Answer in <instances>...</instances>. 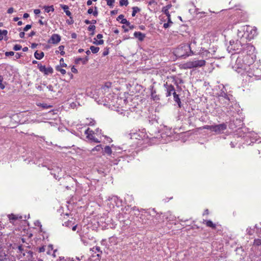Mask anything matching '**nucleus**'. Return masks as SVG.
<instances>
[{"instance_id": "nucleus-39", "label": "nucleus", "mask_w": 261, "mask_h": 261, "mask_svg": "<svg viewBox=\"0 0 261 261\" xmlns=\"http://www.w3.org/2000/svg\"><path fill=\"white\" fill-rule=\"evenodd\" d=\"M83 58H76L74 60V63L76 64H80V62H81L83 63Z\"/></svg>"}, {"instance_id": "nucleus-56", "label": "nucleus", "mask_w": 261, "mask_h": 261, "mask_svg": "<svg viewBox=\"0 0 261 261\" xmlns=\"http://www.w3.org/2000/svg\"><path fill=\"white\" fill-rule=\"evenodd\" d=\"M47 88L48 89L49 91H54L53 86L51 85H49L48 86H47Z\"/></svg>"}, {"instance_id": "nucleus-11", "label": "nucleus", "mask_w": 261, "mask_h": 261, "mask_svg": "<svg viewBox=\"0 0 261 261\" xmlns=\"http://www.w3.org/2000/svg\"><path fill=\"white\" fill-rule=\"evenodd\" d=\"M166 87V97H168L171 95V94H175L176 92L174 87L172 85H165Z\"/></svg>"}, {"instance_id": "nucleus-50", "label": "nucleus", "mask_w": 261, "mask_h": 261, "mask_svg": "<svg viewBox=\"0 0 261 261\" xmlns=\"http://www.w3.org/2000/svg\"><path fill=\"white\" fill-rule=\"evenodd\" d=\"M32 28L31 24H27L24 28H23V31L27 32L29 29H30Z\"/></svg>"}, {"instance_id": "nucleus-63", "label": "nucleus", "mask_w": 261, "mask_h": 261, "mask_svg": "<svg viewBox=\"0 0 261 261\" xmlns=\"http://www.w3.org/2000/svg\"><path fill=\"white\" fill-rule=\"evenodd\" d=\"M100 244L101 245H106V239H102L101 242H100Z\"/></svg>"}, {"instance_id": "nucleus-27", "label": "nucleus", "mask_w": 261, "mask_h": 261, "mask_svg": "<svg viewBox=\"0 0 261 261\" xmlns=\"http://www.w3.org/2000/svg\"><path fill=\"white\" fill-rule=\"evenodd\" d=\"M104 152L108 155L112 154V151L109 146H106L104 148Z\"/></svg>"}, {"instance_id": "nucleus-60", "label": "nucleus", "mask_w": 261, "mask_h": 261, "mask_svg": "<svg viewBox=\"0 0 261 261\" xmlns=\"http://www.w3.org/2000/svg\"><path fill=\"white\" fill-rule=\"evenodd\" d=\"M34 13L35 15H38L40 13V10L39 9H35Z\"/></svg>"}, {"instance_id": "nucleus-61", "label": "nucleus", "mask_w": 261, "mask_h": 261, "mask_svg": "<svg viewBox=\"0 0 261 261\" xmlns=\"http://www.w3.org/2000/svg\"><path fill=\"white\" fill-rule=\"evenodd\" d=\"M19 37L21 38H24V35H25V33L24 32H20L19 34Z\"/></svg>"}, {"instance_id": "nucleus-18", "label": "nucleus", "mask_w": 261, "mask_h": 261, "mask_svg": "<svg viewBox=\"0 0 261 261\" xmlns=\"http://www.w3.org/2000/svg\"><path fill=\"white\" fill-rule=\"evenodd\" d=\"M60 6L68 16L70 17V16H71V12L68 10L69 7L68 6L65 5H61Z\"/></svg>"}, {"instance_id": "nucleus-52", "label": "nucleus", "mask_w": 261, "mask_h": 261, "mask_svg": "<svg viewBox=\"0 0 261 261\" xmlns=\"http://www.w3.org/2000/svg\"><path fill=\"white\" fill-rule=\"evenodd\" d=\"M14 12V9L12 7L9 8L7 10V13L9 14H12Z\"/></svg>"}, {"instance_id": "nucleus-12", "label": "nucleus", "mask_w": 261, "mask_h": 261, "mask_svg": "<svg viewBox=\"0 0 261 261\" xmlns=\"http://www.w3.org/2000/svg\"><path fill=\"white\" fill-rule=\"evenodd\" d=\"M245 31H243V26L241 27L239 30H238V37L240 38V40L242 41H243L244 39H245Z\"/></svg>"}, {"instance_id": "nucleus-34", "label": "nucleus", "mask_w": 261, "mask_h": 261, "mask_svg": "<svg viewBox=\"0 0 261 261\" xmlns=\"http://www.w3.org/2000/svg\"><path fill=\"white\" fill-rule=\"evenodd\" d=\"M203 129H208V130H210L213 132L214 131V125H204V126H203Z\"/></svg>"}, {"instance_id": "nucleus-47", "label": "nucleus", "mask_w": 261, "mask_h": 261, "mask_svg": "<svg viewBox=\"0 0 261 261\" xmlns=\"http://www.w3.org/2000/svg\"><path fill=\"white\" fill-rule=\"evenodd\" d=\"M70 19H68L66 20V22L68 24H72L74 22V21L73 20V18L71 16H70Z\"/></svg>"}, {"instance_id": "nucleus-13", "label": "nucleus", "mask_w": 261, "mask_h": 261, "mask_svg": "<svg viewBox=\"0 0 261 261\" xmlns=\"http://www.w3.org/2000/svg\"><path fill=\"white\" fill-rule=\"evenodd\" d=\"M134 36L135 38L138 39L140 41H142L145 38V34L140 32H135L134 34Z\"/></svg>"}, {"instance_id": "nucleus-59", "label": "nucleus", "mask_w": 261, "mask_h": 261, "mask_svg": "<svg viewBox=\"0 0 261 261\" xmlns=\"http://www.w3.org/2000/svg\"><path fill=\"white\" fill-rule=\"evenodd\" d=\"M93 8H90L88 11H87V13L88 14H91L93 13Z\"/></svg>"}, {"instance_id": "nucleus-45", "label": "nucleus", "mask_w": 261, "mask_h": 261, "mask_svg": "<svg viewBox=\"0 0 261 261\" xmlns=\"http://www.w3.org/2000/svg\"><path fill=\"white\" fill-rule=\"evenodd\" d=\"M46 250V247L45 246H42L38 248L39 252H43Z\"/></svg>"}, {"instance_id": "nucleus-55", "label": "nucleus", "mask_w": 261, "mask_h": 261, "mask_svg": "<svg viewBox=\"0 0 261 261\" xmlns=\"http://www.w3.org/2000/svg\"><path fill=\"white\" fill-rule=\"evenodd\" d=\"M71 71L73 72V73H77V70L74 67V66H72L71 69Z\"/></svg>"}, {"instance_id": "nucleus-64", "label": "nucleus", "mask_w": 261, "mask_h": 261, "mask_svg": "<svg viewBox=\"0 0 261 261\" xmlns=\"http://www.w3.org/2000/svg\"><path fill=\"white\" fill-rule=\"evenodd\" d=\"M59 261H68L64 258V257H59Z\"/></svg>"}, {"instance_id": "nucleus-30", "label": "nucleus", "mask_w": 261, "mask_h": 261, "mask_svg": "<svg viewBox=\"0 0 261 261\" xmlns=\"http://www.w3.org/2000/svg\"><path fill=\"white\" fill-rule=\"evenodd\" d=\"M246 232L248 235L251 236L254 233V229H252L251 227H248L246 229Z\"/></svg>"}, {"instance_id": "nucleus-16", "label": "nucleus", "mask_w": 261, "mask_h": 261, "mask_svg": "<svg viewBox=\"0 0 261 261\" xmlns=\"http://www.w3.org/2000/svg\"><path fill=\"white\" fill-rule=\"evenodd\" d=\"M211 53H212V52L208 50L202 49V50H201V54L202 57H205L208 58H211Z\"/></svg>"}, {"instance_id": "nucleus-8", "label": "nucleus", "mask_w": 261, "mask_h": 261, "mask_svg": "<svg viewBox=\"0 0 261 261\" xmlns=\"http://www.w3.org/2000/svg\"><path fill=\"white\" fill-rule=\"evenodd\" d=\"M85 134L86 135H87V138L94 142H96V143H99L100 142V141H99L97 138H95L94 136H93V134H94V132L92 130H90V128H88L85 131Z\"/></svg>"}, {"instance_id": "nucleus-54", "label": "nucleus", "mask_w": 261, "mask_h": 261, "mask_svg": "<svg viewBox=\"0 0 261 261\" xmlns=\"http://www.w3.org/2000/svg\"><path fill=\"white\" fill-rule=\"evenodd\" d=\"M139 136V135H138V134L134 133L133 135H131L130 138H133V137H134L135 139H140V138H138V137Z\"/></svg>"}, {"instance_id": "nucleus-62", "label": "nucleus", "mask_w": 261, "mask_h": 261, "mask_svg": "<svg viewBox=\"0 0 261 261\" xmlns=\"http://www.w3.org/2000/svg\"><path fill=\"white\" fill-rule=\"evenodd\" d=\"M109 54V50L108 49H107L106 50H105L103 53H102V55L103 56H107V55H108Z\"/></svg>"}, {"instance_id": "nucleus-41", "label": "nucleus", "mask_w": 261, "mask_h": 261, "mask_svg": "<svg viewBox=\"0 0 261 261\" xmlns=\"http://www.w3.org/2000/svg\"><path fill=\"white\" fill-rule=\"evenodd\" d=\"M216 50L217 48L214 46H213V47H210L208 49V50H210L212 52V53H211V56L215 54V52L216 51Z\"/></svg>"}, {"instance_id": "nucleus-42", "label": "nucleus", "mask_w": 261, "mask_h": 261, "mask_svg": "<svg viewBox=\"0 0 261 261\" xmlns=\"http://www.w3.org/2000/svg\"><path fill=\"white\" fill-rule=\"evenodd\" d=\"M40 19L39 20L38 22L41 24V25H46L47 24V22L46 21H42V19H43L44 17V16H40Z\"/></svg>"}, {"instance_id": "nucleus-37", "label": "nucleus", "mask_w": 261, "mask_h": 261, "mask_svg": "<svg viewBox=\"0 0 261 261\" xmlns=\"http://www.w3.org/2000/svg\"><path fill=\"white\" fill-rule=\"evenodd\" d=\"M120 23L122 24H126L127 26H129L130 22L127 20L126 19L124 18L121 20Z\"/></svg>"}, {"instance_id": "nucleus-57", "label": "nucleus", "mask_w": 261, "mask_h": 261, "mask_svg": "<svg viewBox=\"0 0 261 261\" xmlns=\"http://www.w3.org/2000/svg\"><path fill=\"white\" fill-rule=\"evenodd\" d=\"M230 145L232 148H234L237 145V143L236 142L231 141L230 143Z\"/></svg>"}, {"instance_id": "nucleus-51", "label": "nucleus", "mask_w": 261, "mask_h": 261, "mask_svg": "<svg viewBox=\"0 0 261 261\" xmlns=\"http://www.w3.org/2000/svg\"><path fill=\"white\" fill-rule=\"evenodd\" d=\"M88 60H89V58L88 56H86L85 58H83V64L85 65V64H87Z\"/></svg>"}, {"instance_id": "nucleus-44", "label": "nucleus", "mask_w": 261, "mask_h": 261, "mask_svg": "<svg viewBox=\"0 0 261 261\" xmlns=\"http://www.w3.org/2000/svg\"><path fill=\"white\" fill-rule=\"evenodd\" d=\"M96 27L94 25H90L88 27V30L89 31L93 32L95 31Z\"/></svg>"}, {"instance_id": "nucleus-29", "label": "nucleus", "mask_w": 261, "mask_h": 261, "mask_svg": "<svg viewBox=\"0 0 261 261\" xmlns=\"http://www.w3.org/2000/svg\"><path fill=\"white\" fill-rule=\"evenodd\" d=\"M253 245L258 246L261 245V239H255L254 240Z\"/></svg>"}, {"instance_id": "nucleus-23", "label": "nucleus", "mask_w": 261, "mask_h": 261, "mask_svg": "<svg viewBox=\"0 0 261 261\" xmlns=\"http://www.w3.org/2000/svg\"><path fill=\"white\" fill-rule=\"evenodd\" d=\"M205 224L207 226L211 227L213 229L216 228V225L213 223L211 220H204Z\"/></svg>"}, {"instance_id": "nucleus-4", "label": "nucleus", "mask_w": 261, "mask_h": 261, "mask_svg": "<svg viewBox=\"0 0 261 261\" xmlns=\"http://www.w3.org/2000/svg\"><path fill=\"white\" fill-rule=\"evenodd\" d=\"M205 63L206 62L204 60L189 61L184 64V67L187 69L199 68L204 66Z\"/></svg>"}, {"instance_id": "nucleus-9", "label": "nucleus", "mask_w": 261, "mask_h": 261, "mask_svg": "<svg viewBox=\"0 0 261 261\" xmlns=\"http://www.w3.org/2000/svg\"><path fill=\"white\" fill-rule=\"evenodd\" d=\"M254 49V47L251 44L244 43L242 51L246 53L247 54H250L253 52Z\"/></svg>"}, {"instance_id": "nucleus-5", "label": "nucleus", "mask_w": 261, "mask_h": 261, "mask_svg": "<svg viewBox=\"0 0 261 261\" xmlns=\"http://www.w3.org/2000/svg\"><path fill=\"white\" fill-rule=\"evenodd\" d=\"M243 31H245V39L250 40L257 35L256 29L249 25L243 26Z\"/></svg>"}, {"instance_id": "nucleus-46", "label": "nucleus", "mask_w": 261, "mask_h": 261, "mask_svg": "<svg viewBox=\"0 0 261 261\" xmlns=\"http://www.w3.org/2000/svg\"><path fill=\"white\" fill-rule=\"evenodd\" d=\"M5 54L6 57L12 56L14 55V52L12 51H6Z\"/></svg>"}, {"instance_id": "nucleus-28", "label": "nucleus", "mask_w": 261, "mask_h": 261, "mask_svg": "<svg viewBox=\"0 0 261 261\" xmlns=\"http://www.w3.org/2000/svg\"><path fill=\"white\" fill-rule=\"evenodd\" d=\"M90 49L91 51V52L93 54H96L98 52L99 50V47H96L94 46H91L90 47Z\"/></svg>"}, {"instance_id": "nucleus-1", "label": "nucleus", "mask_w": 261, "mask_h": 261, "mask_svg": "<svg viewBox=\"0 0 261 261\" xmlns=\"http://www.w3.org/2000/svg\"><path fill=\"white\" fill-rule=\"evenodd\" d=\"M174 53L177 57L182 58H186L194 54L189 44H181L175 49Z\"/></svg>"}, {"instance_id": "nucleus-7", "label": "nucleus", "mask_w": 261, "mask_h": 261, "mask_svg": "<svg viewBox=\"0 0 261 261\" xmlns=\"http://www.w3.org/2000/svg\"><path fill=\"white\" fill-rule=\"evenodd\" d=\"M227 128V124L222 123L218 125H214V131L217 134H220L224 132Z\"/></svg>"}, {"instance_id": "nucleus-3", "label": "nucleus", "mask_w": 261, "mask_h": 261, "mask_svg": "<svg viewBox=\"0 0 261 261\" xmlns=\"http://www.w3.org/2000/svg\"><path fill=\"white\" fill-rule=\"evenodd\" d=\"M244 43L241 40H237L236 41L231 40L229 41V45L227 47V50L229 53L235 51L237 53H240L243 49Z\"/></svg>"}, {"instance_id": "nucleus-58", "label": "nucleus", "mask_w": 261, "mask_h": 261, "mask_svg": "<svg viewBox=\"0 0 261 261\" xmlns=\"http://www.w3.org/2000/svg\"><path fill=\"white\" fill-rule=\"evenodd\" d=\"M21 57V54L20 53H17L15 54V57L16 58V59H20Z\"/></svg>"}, {"instance_id": "nucleus-2", "label": "nucleus", "mask_w": 261, "mask_h": 261, "mask_svg": "<svg viewBox=\"0 0 261 261\" xmlns=\"http://www.w3.org/2000/svg\"><path fill=\"white\" fill-rule=\"evenodd\" d=\"M217 97L219 102L223 107H226L229 105L232 95L228 94L226 89L223 86L222 89L217 93Z\"/></svg>"}, {"instance_id": "nucleus-53", "label": "nucleus", "mask_w": 261, "mask_h": 261, "mask_svg": "<svg viewBox=\"0 0 261 261\" xmlns=\"http://www.w3.org/2000/svg\"><path fill=\"white\" fill-rule=\"evenodd\" d=\"M124 15L123 14L119 15L118 17L117 18V20L119 21V20H122L123 19H124Z\"/></svg>"}, {"instance_id": "nucleus-36", "label": "nucleus", "mask_w": 261, "mask_h": 261, "mask_svg": "<svg viewBox=\"0 0 261 261\" xmlns=\"http://www.w3.org/2000/svg\"><path fill=\"white\" fill-rule=\"evenodd\" d=\"M106 2H107V5L111 7H113V4L115 2V0H106Z\"/></svg>"}, {"instance_id": "nucleus-26", "label": "nucleus", "mask_w": 261, "mask_h": 261, "mask_svg": "<svg viewBox=\"0 0 261 261\" xmlns=\"http://www.w3.org/2000/svg\"><path fill=\"white\" fill-rule=\"evenodd\" d=\"M133 12L132 16L135 17L137 13L141 11V9L138 7H134L132 8Z\"/></svg>"}, {"instance_id": "nucleus-14", "label": "nucleus", "mask_w": 261, "mask_h": 261, "mask_svg": "<svg viewBox=\"0 0 261 261\" xmlns=\"http://www.w3.org/2000/svg\"><path fill=\"white\" fill-rule=\"evenodd\" d=\"M151 97L153 100H158L160 99L159 95L156 94V91L153 89V87H151Z\"/></svg>"}, {"instance_id": "nucleus-35", "label": "nucleus", "mask_w": 261, "mask_h": 261, "mask_svg": "<svg viewBox=\"0 0 261 261\" xmlns=\"http://www.w3.org/2000/svg\"><path fill=\"white\" fill-rule=\"evenodd\" d=\"M58 48H59V50L61 51L60 54L62 56H64L65 55V51H64V45H60V46H59Z\"/></svg>"}, {"instance_id": "nucleus-19", "label": "nucleus", "mask_w": 261, "mask_h": 261, "mask_svg": "<svg viewBox=\"0 0 261 261\" xmlns=\"http://www.w3.org/2000/svg\"><path fill=\"white\" fill-rule=\"evenodd\" d=\"M171 4L167 5L166 7L163 8L162 11L166 15V16L169 17V12L168 10L171 7Z\"/></svg>"}, {"instance_id": "nucleus-38", "label": "nucleus", "mask_w": 261, "mask_h": 261, "mask_svg": "<svg viewBox=\"0 0 261 261\" xmlns=\"http://www.w3.org/2000/svg\"><path fill=\"white\" fill-rule=\"evenodd\" d=\"M22 46L19 44H15L13 46V50L15 51L19 50L21 49Z\"/></svg>"}, {"instance_id": "nucleus-40", "label": "nucleus", "mask_w": 261, "mask_h": 261, "mask_svg": "<svg viewBox=\"0 0 261 261\" xmlns=\"http://www.w3.org/2000/svg\"><path fill=\"white\" fill-rule=\"evenodd\" d=\"M103 43H104V41L103 40H96L95 41L93 42V43L96 45H101V44H103Z\"/></svg>"}, {"instance_id": "nucleus-43", "label": "nucleus", "mask_w": 261, "mask_h": 261, "mask_svg": "<svg viewBox=\"0 0 261 261\" xmlns=\"http://www.w3.org/2000/svg\"><path fill=\"white\" fill-rule=\"evenodd\" d=\"M41 106L44 109H48L52 107V106L49 105L46 103L41 104Z\"/></svg>"}, {"instance_id": "nucleus-33", "label": "nucleus", "mask_w": 261, "mask_h": 261, "mask_svg": "<svg viewBox=\"0 0 261 261\" xmlns=\"http://www.w3.org/2000/svg\"><path fill=\"white\" fill-rule=\"evenodd\" d=\"M119 4L121 6H127L128 4V0H120Z\"/></svg>"}, {"instance_id": "nucleus-31", "label": "nucleus", "mask_w": 261, "mask_h": 261, "mask_svg": "<svg viewBox=\"0 0 261 261\" xmlns=\"http://www.w3.org/2000/svg\"><path fill=\"white\" fill-rule=\"evenodd\" d=\"M56 69L57 71H60L63 75L66 73V70L64 69L61 68L60 66H56Z\"/></svg>"}, {"instance_id": "nucleus-21", "label": "nucleus", "mask_w": 261, "mask_h": 261, "mask_svg": "<svg viewBox=\"0 0 261 261\" xmlns=\"http://www.w3.org/2000/svg\"><path fill=\"white\" fill-rule=\"evenodd\" d=\"M173 95L174 96V101L176 102H177V103L178 104V107L181 108V101H180V100L178 95L176 93L175 94H173Z\"/></svg>"}, {"instance_id": "nucleus-6", "label": "nucleus", "mask_w": 261, "mask_h": 261, "mask_svg": "<svg viewBox=\"0 0 261 261\" xmlns=\"http://www.w3.org/2000/svg\"><path fill=\"white\" fill-rule=\"evenodd\" d=\"M37 67L40 71L43 73L45 75H48L53 73L54 70L50 66L46 67L45 65H43L41 64H38Z\"/></svg>"}, {"instance_id": "nucleus-25", "label": "nucleus", "mask_w": 261, "mask_h": 261, "mask_svg": "<svg viewBox=\"0 0 261 261\" xmlns=\"http://www.w3.org/2000/svg\"><path fill=\"white\" fill-rule=\"evenodd\" d=\"M8 31L6 30H0V41H2L4 39V36H7Z\"/></svg>"}, {"instance_id": "nucleus-22", "label": "nucleus", "mask_w": 261, "mask_h": 261, "mask_svg": "<svg viewBox=\"0 0 261 261\" xmlns=\"http://www.w3.org/2000/svg\"><path fill=\"white\" fill-rule=\"evenodd\" d=\"M9 218L10 220H16L17 219L21 220L22 219V217L21 216L15 215L13 214L9 215Z\"/></svg>"}, {"instance_id": "nucleus-10", "label": "nucleus", "mask_w": 261, "mask_h": 261, "mask_svg": "<svg viewBox=\"0 0 261 261\" xmlns=\"http://www.w3.org/2000/svg\"><path fill=\"white\" fill-rule=\"evenodd\" d=\"M61 41V36L57 34H54L48 41V43L57 44Z\"/></svg>"}, {"instance_id": "nucleus-20", "label": "nucleus", "mask_w": 261, "mask_h": 261, "mask_svg": "<svg viewBox=\"0 0 261 261\" xmlns=\"http://www.w3.org/2000/svg\"><path fill=\"white\" fill-rule=\"evenodd\" d=\"M44 56V54L43 52L41 51L40 53H38V51H35L34 54V56L35 58L37 60H41L42 59Z\"/></svg>"}, {"instance_id": "nucleus-48", "label": "nucleus", "mask_w": 261, "mask_h": 261, "mask_svg": "<svg viewBox=\"0 0 261 261\" xmlns=\"http://www.w3.org/2000/svg\"><path fill=\"white\" fill-rule=\"evenodd\" d=\"M102 149V147H101V145H97L96 146H95L93 149V151H100V149Z\"/></svg>"}, {"instance_id": "nucleus-17", "label": "nucleus", "mask_w": 261, "mask_h": 261, "mask_svg": "<svg viewBox=\"0 0 261 261\" xmlns=\"http://www.w3.org/2000/svg\"><path fill=\"white\" fill-rule=\"evenodd\" d=\"M90 250L92 251V252H94L95 253L96 252V251L98 252L99 253H98L97 254V255H96L97 257H100L101 256V254L102 253V251L101 250V249H100V247H99V246L94 247L92 248H91L90 249Z\"/></svg>"}, {"instance_id": "nucleus-15", "label": "nucleus", "mask_w": 261, "mask_h": 261, "mask_svg": "<svg viewBox=\"0 0 261 261\" xmlns=\"http://www.w3.org/2000/svg\"><path fill=\"white\" fill-rule=\"evenodd\" d=\"M52 170H55V172H51L50 173L54 176V177L57 179L59 177V173L62 171L61 168L56 167L55 169H53Z\"/></svg>"}, {"instance_id": "nucleus-24", "label": "nucleus", "mask_w": 261, "mask_h": 261, "mask_svg": "<svg viewBox=\"0 0 261 261\" xmlns=\"http://www.w3.org/2000/svg\"><path fill=\"white\" fill-rule=\"evenodd\" d=\"M43 8L44 9L45 12L46 13H49L50 11L54 12L55 10L53 5L50 6H45L43 7Z\"/></svg>"}, {"instance_id": "nucleus-32", "label": "nucleus", "mask_w": 261, "mask_h": 261, "mask_svg": "<svg viewBox=\"0 0 261 261\" xmlns=\"http://www.w3.org/2000/svg\"><path fill=\"white\" fill-rule=\"evenodd\" d=\"M53 250V246L49 245L46 247V252L48 254H51V251Z\"/></svg>"}, {"instance_id": "nucleus-49", "label": "nucleus", "mask_w": 261, "mask_h": 261, "mask_svg": "<svg viewBox=\"0 0 261 261\" xmlns=\"http://www.w3.org/2000/svg\"><path fill=\"white\" fill-rule=\"evenodd\" d=\"M63 62H64L63 59L61 58L60 60V66L61 67H66L67 66V64L66 63H64Z\"/></svg>"}]
</instances>
